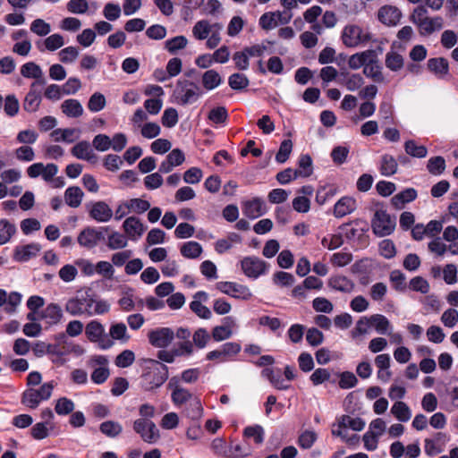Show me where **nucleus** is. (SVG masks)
<instances>
[{
    "label": "nucleus",
    "instance_id": "obj_1",
    "mask_svg": "<svg viewBox=\"0 0 458 458\" xmlns=\"http://www.w3.org/2000/svg\"><path fill=\"white\" fill-rule=\"evenodd\" d=\"M65 310L72 316L103 315L110 310V303L106 300L97 299L89 291L79 293L65 303Z\"/></svg>",
    "mask_w": 458,
    "mask_h": 458
},
{
    "label": "nucleus",
    "instance_id": "obj_2",
    "mask_svg": "<svg viewBox=\"0 0 458 458\" xmlns=\"http://www.w3.org/2000/svg\"><path fill=\"white\" fill-rule=\"evenodd\" d=\"M410 21L414 23L421 36H428L444 26L441 16L428 17V10L423 5L417 6L410 15Z\"/></svg>",
    "mask_w": 458,
    "mask_h": 458
},
{
    "label": "nucleus",
    "instance_id": "obj_3",
    "mask_svg": "<svg viewBox=\"0 0 458 458\" xmlns=\"http://www.w3.org/2000/svg\"><path fill=\"white\" fill-rule=\"evenodd\" d=\"M153 367L149 368L140 377V387L146 392L159 388L168 378V367L158 361L152 360Z\"/></svg>",
    "mask_w": 458,
    "mask_h": 458
},
{
    "label": "nucleus",
    "instance_id": "obj_4",
    "mask_svg": "<svg viewBox=\"0 0 458 458\" xmlns=\"http://www.w3.org/2000/svg\"><path fill=\"white\" fill-rule=\"evenodd\" d=\"M56 383L49 381L42 384L38 388L29 387L21 394V402L30 409H36L41 402L47 401L53 393Z\"/></svg>",
    "mask_w": 458,
    "mask_h": 458
},
{
    "label": "nucleus",
    "instance_id": "obj_5",
    "mask_svg": "<svg viewBox=\"0 0 458 458\" xmlns=\"http://www.w3.org/2000/svg\"><path fill=\"white\" fill-rule=\"evenodd\" d=\"M202 95L200 88L189 80H179L173 92L174 101L181 106L196 102Z\"/></svg>",
    "mask_w": 458,
    "mask_h": 458
},
{
    "label": "nucleus",
    "instance_id": "obj_6",
    "mask_svg": "<svg viewBox=\"0 0 458 458\" xmlns=\"http://www.w3.org/2000/svg\"><path fill=\"white\" fill-rule=\"evenodd\" d=\"M373 233L384 237L391 234L395 228V219L392 218L385 209H377L371 221Z\"/></svg>",
    "mask_w": 458,
    "mask_h": 458
},
{
    "label": "nucleus",
    "instance_id": "obj_7",
    "mask_svg": "<svg viewBox=\"0 0 458 458\" xmlns=\"http://www.w3.org/2000/svg\"><path fill=\"white\" fill-rule=\"evenodd\" d=\"M343 43L348 47L365 45L371 40V34L358 25H347L342 34Z\"/></svg>",
    "mask_w": 458,
    "mask_h": 458
},
{
    "label": "nucleus",
    "instance_id": "obj_8",
    "mask_svg": "<svg viewBox=\"0 0 458 458\" xmlns=\"http://www.w3.org/2000/svg\"><path fill=\"white\" fill-rule=\"evenodd\" d=\"M133 430L144 442L148 444L156 443L160 437L159 430L151 420H135L133 421Z\"/></svg>",
    "mask_w": 458,
    "mask_h": 458
},
{
    "label": "nucleus",
    "instance_id": "obj_9",
    "mask_svg": "<svg viewBox=\"0 0 458 458\" xmlns=\"http://www.w3.org/2000/svg\"><path fill=\"white\" fill-rule=\"evenodd\" d=\"M87 338L93 343H98L100 348L108 349L113 342L105 335L104 326L98 320H91L85 327Z\"/></svg>",
    "mask_w": 458,
    "mask_h": 458
},
{
    "label": "nucleus",
    "instance_id": "obj_10",
    "mask_svg": "<svg viewBox=\"0 0 458 458\" xmlns=\"http://www.w3.org/2000/svg\"><path fill=\"white\" fill-rule=\"evenodd\" d=\"M293 18V13L289 11L265 13L259 18V25L265 30H270L276 28L279 23L287 24Z\"/></svg>",
    "mask_w": 458,
    "mask_h": 458
},
{
    "label": "nucleus",
    "instance_id": "obj_11",
    "mask_svg": "<svg viewBox=\"0 0 458 458\" xmlns=\"http://www.w3.org/2000/svg\"><path fill=\"white\" fill-rule=\"evenodd\" d=\"M216 288L222 293L229 295L235 299L250 300L252 293L249 287L235 282H218Z\"/></svg>",
    "mask_w": 458,
    "mask_h": 458
},
{
    "label": "nucleus",
    "instance_id": "obj_12",
    "mask_svg": "<svg viewBox=\"0 0 458 458\" xmlns=\"http://www.w3.org/2000/svg\"><path fill=\"white\" fill-rule=\"evenodd\" d=\"M241 267L244 275L250 278H258L267 269V263L258 257H245L241 261Z\"/></svg>",
    "mask_w": 458,
    "mask_h": 458
},
{
    "label": "nucleus",
    "instance_id": "obj_13",
    "mask_svg": "<svg viewBox=\"0 0 458 458\" xmlns=\"http://www.w3.org/2000/svg\"><path fill=\"white\" fill-rule=\"evenodd\" d=\"M108 227L94 228L86 227L78 235V243L84 248L93 249L98 242L104 239L103 231H107Z\"/></svg>",
    "mask_w": 458,
    "mask_h": 458
},
{
    "label": "nucleus",
    "instance_id": "obj_14",
    "mask_svg": "<svg viewBox=\"0 0 458 458\" xmlns=\"http://www.w3.org/2000/svg\"><path fill=\"white\" fill-rule=\"evenodd\" d=\"M449 436L445 432H436L431 437L424 440V452L427 455L433 457L444 452Z\"/></svg>",
    "mask_w": 458,
    "mask_h": 458
},
{
    "label": "nucleus",
    "instance_id": "obj_15",
    "mask_svg": "<svg viewBox=\"0 0 458 458\" xmlns=\"http://www.w3.org/2000/svg\"><path fill=\"white\" fill-rule=\"evenodd\" d=\"M242 350L241 344L235 342H228L222 344L218 349L209 352L207 360L225 362L228 359L237 355Z\"/></svg>",
    "mask_w": 458,
    "mask_h": 458
},
{
    "label": "nucleus",
    "instance_id": "obj_16",
    "mask_svg": "<svg viewBox=\"0 0 458 458\" xmlns=\"http://www.w3.org/2000/svg\"><path fill=\"white\" fill-rule=\"evenodd\" d=\"M340 229L347 240L362 242L365 237V233L369 230V225L365 221L355 220L342 225Z\"/></svg>",
    "mask_w": 458,
    "mask_h": 458
},
{
    "label": "nucleus",
    "instance_id": "obj_17",
    "mask_svg": "<svg viewBox=\"0 0 458 458\" xmlns=\"http://www.w3.org/2000/svg\"><path fill=\"white\" fill-rule=\"evenodd\" d=\"M148 337L151 345L165 348L174 340V333L169 327H159L149 331Z\"/></svg>",
    "mask_w": 458,
    "mask_h": 458
},
{
    "label": "nucleus",
    "instance_id": "obj_18",
    "mask_svg": "<svg viewBox=\"0 0 458 458\" xmlns=\"http://www.w3.org/2000/svg\"><path fill=\"white\" fill-rule=\"evenodd\" d=\"M89 216L98 223L108 222L114 213L112 208L105 201L99 200L92 203L89 210Z\"/></svg>",
    "mask_w": 458,
    "mask_h": 458
},
{
    "label": "nucleus",
    "instance_id": "obj_19",
    "mask_svg": "<svg viewBox=\"0 0 458 458\" xmlns=\"http://www.w3.org/2000/svg\"><path fill=\"white\" fill-rule=\"evenodd\" d=\"M123 229L130 240L138 241L143 235L146 228L140 218L129 216L124 220Z\"/></svg>",
    "mask_w": 458,
    "mask_h": 458
},
{
    "label": "nucleus",
    "instance_id": "obj_20",
    "mask_svg": "<svg viewBox=\"0 0 458 458\" xmlns=\"http://www.w3.org/2000/svg\"><path fill=\"white\" fill-rule=\"evenodd\" d=\"M402 18V12L394 5H384L377 12V19L386 26H395Z\"/></svg>",
    "mask_w": 458,
    "mask_h": 458
},
{
    "label": "nucleus",
    "instance_id": "obj_21",
    "mask_svg": "<svg viewBox=\"0 0 458 458\" xmlns=\"http://www.w3.org/2000/svg\"><path fill=\"white\" fill-rule=\"evenodd\" d=\"M38 82H32L30 87V90L25 96L22 106L25 111L29 113L36 112L41 103V91L38 89Z\"/></svg>",
    "mask_w": 458,
    "mask_h": 458
},
{
    "label": "nucleus",
    "instance_id": "obj_22",
    "mask_svg": "<svg viewBox=\"0 0 458 458\" xmlns=\"http://www.w3.org/2000/svg\"><path fill=\"white\" fill-rule=\"evenodd\" d=\"M71 153L78 159L86 160L89 163H96L98 156L95 154L90 143L87 140H81L75 144Z\"/></svg>",
    "mask_w": 458,
    "mask_h": 458
},
{
    "label": "nucleus",
    "instance_id": "obj_23",
    "mask_svg": "<svg viewBox=\"0 0 458 458\" xmlns=\"http://www.w3.org/2000/svg\"><path fill=\"white\" fill-rule=\"evenodd\" d=\"M242 211L247 217L255 219L264 215L267 208L264 200L256 197L243 203Z\"/></svg>",
    "mask_w": 458,
    "mask_h": 458
},
{
    "label": "nucleus",
    "instance_id": "obj_24",
    "mask_svg": "<svg viewBox=\"0 0 458 458\" xmlns=\"http://www.w3.org/2000/svg\"><path fill=\"white\" fill-rule=\"evenodd\" d=\"M40 250V244L35 242L17 246L13 251V259L18 262H27L36 257Z\"/></svg>",
    "mask_w": 458,
    "mask_h": 458
},
{
    "label": "nucleus",
    "instance_id": "obj_25",
    "mask_svg": "<svg viewBox=\"0 0 458 458\" xmlns=\"http://www.w3.org/2000/svg\"><path fill=\"white\" fill-rule=\"evenodd\" d=\"M337 82L350 91H355L364 84V79L359 73H350L347 71H342L339 73Z\"/></svg>",
    "mask_w": 458,
    "mask_h": 458
},
{
    "label": "nucleus",
    "instance_id": "obj_26",
    "mask_svg": "<svg viewBox=\"0 0 458 458\" xmlns=\"http://www.w3.org/2000/svg\"><path fill=\"white\" fill-rule=\"evenodd\" d=\"M363 74L367 78H370L374 82L382 83L385 81L382 66L379 64L376 55L373 57L369 58V61L363 67Z\"/></svg>",
    "mask_w": 458,
    "mask_h": 458
},
{
    "label": "nucleus",
    "instance_id": "obj_27",
    "mask_svg": "<svg viewBox=\"0 0 458 458\" xmlns=\"http://www.w3.org/2000/svg\"><path fill=\"white\" fill-rule=\"evenodd\" d=\"M21 301V293L17 292H12L10 294H7L6 291L0 289V307L4 306V310L6 313H14Z\"/></svg>",
    "mask_w": 458,
    "mask_h": 458
},
{
    "label": "nucleus",
    "instance_id": "obj_28",
    "mask_svg": "<svg viewBox=\"0 0 458 458\" xmlns=\"http://www.w3.org/2000/svg\"><path fill=\"white\" fill-rule=\"evenodd\" d=\"M168 387L173 389L171 398L175 405H182L183 403H187L194 397L189 390L175 385L174 377H173L169 381Z\"/></svg>",
    "mask_w": 458,
    "mask_h": 458
},
{
    "label": "nucleus",
    "instance_id": "obj_29",
    "mask_svg": "<svg viewBox=\"0 0 458 458\" xmlns=\"http://www.w3.org/2000/svg\"><path fill=\"white\" fill-rule=\"evenodd\" d=\"M21 74L25 78L35 79L33 82H38V86L46 84L44 73L40 66L33 62L24 64L21 67Z\"/></svg>",
    "mask_w": 458,
    "mask_h": 458
},
{
    "label": "nucleus",
    "instance_id": "obj_30",
    "mask_svg": "<svg viewBox=\"0 0 458 458\" xmlns=\"http://www.w3.org/2000/svg\"><path fill=\"white\" fill-rule=\"evenodd\" d=\"M328 286L335 291L350 293L354 289V283L344 276H333L328 279Z\"/></svg>",
    "mask_w": 458,
    "mask_h": 458
},
{
    "label": "nucleus",
    "instance_id": "obj_31",
    "mask_svg": "<svg viewBox=\"0 0 458 458\" xmlns=\"http://www.w3.org/2000/svg\"><path fill=\"white\" fill-rule=\"evenodd\" d=\"M356 209V200L352 197L341 198L334 207V215L335 217H344L352 213Z\"/></svg>",
    "mask_w": 458,
    "mask_h": 458
},
{
    "label": "nucleus",
    "instance_id": "obj_32",
    "mask_svg": "<svg viewBox=\"0 0 458 458\" xmlns=\"http://www.w3.org/2000/svg\"><path fill=\"white\" fill-rule=\"evenodd\" d=\"M63 310L56 303L48 304L42 311L41 318L46 320L48 325H56L63 318Z\"/></svg>",
    "mask_w": 458,
    "mask_h": 458
},
{
    "label": "nucleus",
    "instance_id": "obj_33",
    "mask_svg": "<svg viewBox=\"0 0 458 458\" xmlns=\"http://www.w3.org/2000/svg\"><path fill=\"white\" fill-rule=\"evenodd\" d=\"M417 195V191L414 188H407L394 195L391 199V203L396 209H402L406 203L413 201Z\"/></svg>",
    "mask_w": 458,
    "mask_h": 458
},
{
    "label": "nucleus",
    "instance_id": "obj_34",
    "mask_svg": "<svg viewBox=\"0 0 458 458\" xmlns=\"http://www.w3.org/2000/svg\"><path fill=\"white\" fill-rule=\"evenodd\" d=\"M64 45V37L60 34H52L45 38L43 42H37V47L39 51L43 52L45 49L48 51H55Z\"/></svg>",
    "mask_w": 458,
    "mask_h": 458
},
{
    "label": "nucleus",
    "instance_id": "obj_35",
    "mask_svg": "<svg viewBox=\"0 0 458 458\" xmlns=\"http://www.w3.org/2000/svg\"><path fill=\"white\" fill-rule=\"evenodd\" d=\"M62 112L70 118H77L82 115L83 107L79 100L70 98L64 100L61 105Z\"/></svg>",
    "mask_w": 458,
    "mask_h": 458
},
{
    "label": "nucleus",
    "instance_id": "obj_36",
    "mask_svg": "<svg viewBox=\"0 0 458 458\" xmlns=\"http://www.w3.org/2000/svg\"><path fill=\"white\" fill-rule=\"evenodd\" d=\"M428 69L435 73L437 77L443 78L448 73L449 64L445 58H430L428 60Z\"/></svg>",
    "mask_w": 458,
    "mask_h": 458
},
{
    "label": "nucleus",
    "instance_id": "obj_37",
    "mask_svg": "<svg viewBox=\"0 0 458 458\" xmlns=\"http://www.w3.org/2000/svg\"><path fill=\"white\" fill-rule=\"evenodd\" d=\"M84 193L78 186L68 187L64 191L65 203L71 208H78L82 201Z\"/></svg>",
    "mask_w": 458,
    "mask_h": 458
},
{
    "label": "nucleus",
    "instance_id": "obj_38",
    "mask_svg": "<svg viewBox=\"0 0 458 458\" xmlns=\"http://www.w3.org/2000/svg\"><path fill=\"white\" fill-rule=\"evenodd\" d=\"M398 164L396 159L389 154H384L380 159L379 171L384 176L394 175L397 172Z\"/></svg>",
    "mask_w": 458,
    "mask_h": 458
},
{
    "label": "nucleus",
    "instance_id": "obj_39",
    "mask_svg": "<svg viewBox=\"0 0 458 458\" xmlns=\"http://www.w3.org/2000/svg\"><path fill=\"white\" fill-rule=\"evenodd\" d=\"M371 326L380 335H390L392 326L388 318L382 314H374L370 316Z\"/></svg>",
    "mask_w": 458,
    "mask_h": 458
},
{
    "label": "nucleus",
    "instance_id": "obj_40",
    "mask_svg": "<svg viewBox=\"0 0 458 458\" xmlns=\"http://www.w3.org/2000/svg\"><path fill=\"white\" fill-rule=\"evenodd\" d=\"M375 55L374 50H365L360 53H356L349 57L348 65L352 70H358L360 67H364L369 58Z\"/></svg>",
    "mask_w": 458,
    "mask_h": 458
},
{
    "label": "nucleus",
    "instance_id": "obj_41",
    "mask_svg": "<svg viewBox=\"0 0 458 458\" xmlns=\"http://www.w3.org/2000/svg\"><path fill=\"white\" fill-rule=\"evenodd\" d=\"M99 430L106 437L115 438L123 432V426L115 420H106L99 425Z\"/></svg>",
    "mask_w": 458,
    "mask_h": 458
},
{
    "label": "nucleus",
    "instance_id": "obj_42",
    "mask_svg": "<svg viewBox=\"0 0 458 458\" xmlns=\"http://www.w3.org/2000/svg\"><path fill=\"white\" fill-rule=\"evenodd\" d=\"M202 251V246L194 241L186 242L180 248L182 256L191 259L199 258Z\"/></svg>",
    "mask_w": 458,
    "mask_h": 458
},
{
    "label": "nucleus",
    "instance_id": "obj_43",
    "mask_svg": "<svg viewBox=\"0 0 458 458\" xmlns=\"http://www.w3.org/2000/svg\"><path fill=\"white\" fill-rule=\"evenodd\" d=\"M16 225L7 219H0V245L10 242L16 233Z\"/></svg>",
    "mask_w": 458,
    "mask_h": 458
},
{
    "label": "nucleus",
    "instance_id": "obj_44",
    "mask_svg": "<svg viewBox=\"0 0 458 458\" xmlns=\"http://www.w3.org/2000/svg\"><path fill=\"white\" fill-rule=\"evenodd\" d=\"M201 82L207 90H212L222 83V78L216 71L208 70L203 73Z\"/></svg>",
    "mask_w": 458,
    "mask_h": 458
},
{
    "label": "nucleus",
    "instance_id": "obj_45",
    "mask_svg": "<svg viewBox=\"0 0 458 458\" xmlns=\"http://www.w3.org/2000/svg\"><path fill=\"white\" fill-rule=\"evenodd\" d=\"M211 450L213 453L222 458H232V445L226 444V442L220 437L215 438L211 443Z\"/></svg>",
    "mask_w": 458,
    "mask_h": 458
},
{
    "label": "nucleus",
    "instance_id": "obj_46",
    "mask_svg": "<svg viewBox=\"0 0 458 458\" xmlns=\"http://www.w3.org/2000/svg\"><path fill=\"white\" fill-rule=\"evenodd\" d=\"M391 413L402 422L408 421L411 417V411L409 406L402 401H397L391 408Z\"/></svg>",
    "mask_w": 458,
    "mask_h": 458
},
{
    "label": "nucleus",
    "instance_id": "obj_47",
    "mask_svg": "<svg viewBox=\"0 0 458 458\" xmlns=\"http://www.w3.org/2000/svg\"><path fill=\"white\" fill-rule=\"evenodd\" d=\"M184 412L191 420H199L203 414V407L198 397H193L186 403Z\"/></svg>",
    "mask_w": 458,
    "mask_h": 458
},
{
    "label": "nucleus",
    "instance_id": "obj_48",
    "mask_svg": "<svg viewBox=\"0 0 458 458\" xmlns=\"http://www.w3.org/2000/svg\"><path fill=\"white\" fill-rule=\"evenodd\" d=\"M338 427L361 431L365 427V421L359 417L352 418L349 415H343L338 422Z\"/></svg>",
    "mask_w": 458,
    "mask_h": 458
},
{
    "label": "nucleus",
    "instance_id": "obj_49",
    "mask_svg": "<svg viewBox=\"0 0 458 458\" xmlns=\"http://www.w3.org/2000/svg\"><path fill=\"white\" fill-rule=\"evenodd\" d=\"M212 31L211 24L207 20H200L192 28V35L198 40L208 38Z\"/></svg>",
    "mask_w": 458,
    "mask_h": 458
},
{
    "label": "nucleus",
    "instance_id": "obj_50",
    "mask_svg": "<svg viewBox=\"0 0 458 458\" xmlns=\"http://www.w3.org/2000/svg\"><path fill=\"white\" fill-rule=\"evenodd\" d=\"M385 64L389 70L397 72L403 67L404 61L402 55L394 51H390L386 55Z\"/></svg>",
    "mask_w": 458,
    "mask_h": 458
},
{
    "label": "nucleus",
    "instance_id": "obj_51",
    "mask_svg": "<svg viewBox=\"0 0 458 458\" xmlns=\"http://www.w3.org/2000/svg\"><path fill=\"white\" fill-rule=\"evenodd\" d=\"M75 409L72 400L67 397H60L55 401V411L60 416H66Z\"/></svg>",
    "mask_w": 458,
    "mask_h": 458
},
{
    "label": "nucleus",
    "instance_id": "obj_52",
    "mask_svg": "<svg viewBox=\"0 0 458 458\" xmlns=\"http://www.w3.org/2000/svg\"><path fill=\"white\" fill-rule=\"evenodd\" d=\"M243 436L252 438L255 444L260 445L264 442L265 431L260 425L249 426L244 428Z\"/></svg>",
    "mask_w": 458,
    "mask_h": 458
},
{
    "label": "nucleus",
    "instance_id": "obj_53",
    "mask_svg": "<svg viewBox=\"0 0 458 458\" xmlns=\"http://www.w3.org/2000/svg\"><path fill=\"white\" fill-rule=\"evenodd\" d=\"M188 44V39L184 36H176L165 41V48L172 55L176 54L178 50L183 49Z\"/></svg>",
    "mask_w": 458,
    "mask_h": 458
},
{
    "label": "nucleus",
    "instance_id": "obj_54",
    "mask_svg": "<svg viewBox=\"0 0 458 458\" xmlns=\"http://www.w3.org/2000/svg\"><path fill=\"white\" fill-rule=\"evenodd\" d=\"M404 149L408 155L418 158H423L428 154V149L425 146L417 145L416 142L412 140H407L405 142Z\"/></svg>",
    "mask_w": 458,
    "mask_h": 458
},
{
    "label": "nucleus",
    "instance_id": "obj_55",
    "mask_svg": "<svg viewBox=\"0 0 458 458\" xmlns=\"http://www.w3.org/2000/svg\"><path fill=\"white\" fill-rule=\"evenodd\" d=\"M250 81L243 73H233L228 79L229 86L234 90H242L249 86Z\"/></svg>",
    "mask_w": 458,
    "mask_h": 458
},
{
    "label": "nucleus",
    "instance_id": "obj_56",
    "mask_svg": "<svg viewBox=\"0 0 458 458\" xmlns=\"http://www.w3.org/2000/svg\"><path fill=\"white\" fill-rule=\"evenodd\" d=\"M370 316L369 317H361L355 325V327L352 331V336L356 338L360 335H364L369 333V328L371 327Z\"/></svg>",
    "mask_w": 458,
    "mask_h": 458
},
{
    "label": "nucleus",
    "instance_id": "obj_57",
    "mask_svg": "<svg viewBox=\"0 0 458 458\" xmlns=\"http://www.w3.org/2000/svg\"><path fill=\"white\" fill-rule=\"evenodd\" d=\"M110 336L114 340H120L123 343L127 342L130 336L127 335V327L123 323H116L110 327Z\"/></svg>",
    "mask_w": 458,
    "mask_h": 458
},
{
    "label": "nucleus",
    "instance_id": "obj_58",
    "mask_svg": "<svg viewBox=\"0 0 458 458\" xmlns=\"http://www.w3.org/2000/svg\"><path fill=\"white\" fill-rule=\"evenodd\" d=\"M298 164L299 168L295 170L299 176L308 177L312 174V159L309 155H301Z\"/></svg>",
    "mask_w": 458,
    "mask_h": 458
},
{
    "label": "nucleus",
    "instance_id": "obj_59",
    "mask_svg": "<svg viewBox=\"0 0 458 458\" xmlns=\"http://www.w3.org/2000/svg\"><path fill=\"white\" fill-rule=\"evenodd\" d=\"M106 105V98L102 93L95 92L89 99L88 108L91 112H99L105 108Z\"/></svg>",
    "mask_w": 458,
    "mask_h": 458
},
{
    "label": "nucleus",
    "instance_id": "obj_60",
    "mask_svg": "<svg viewBox=\"0 0 458 458\" xmlns=\"http://www.w3.org/2000/svg\"><path fill=\"white\" fill-rule=\"evenodd\" d=\"M20 109V103L18 98L11 94L6 96L4 102V113L11 117L15 116Z\"/></svg>",
    "mask_w": 458,
    "mask_h": 458
},
{
    "label": "nucleus",
    "instance_id": "obj_61",
    "mask_svg": "<svg viewBox=\"0 0 458 458\" xmlns=\"http://www.w3.org/2000/svg\"><path fill=\"white\" fill-rule=\"evenodd\" d=\"M208 118L213 123H224L228 118V112L225 106H216L209 111Z\"/></svg>",
    "mask_w": 458,
    "mask_h": 458
},
{
    "label": "nucleus",
    "instance_id": "obj_62",
    "mask_svg": "<svg viewBox=\"0 0 458 458\" xmlns=\"http://www.w3.org/2000/svg\"><path fill=\"white\" fill-rule=\"evenodd\" d=\"M127 244L126 237L118 232H114L108 236L107 247L110 250L123 249Z\"/></svg>",
    "mask_w": 458,
    "mask_h": 458
},
{
    "label": "nucleus",
    "instance_id": "obj_63",
    "mask_svg": "<svg viewBox=\"0 0 458 458\" xmlns=\"http://www.w3.org/2000/svg\"><path fill=\"white\" fill-rule=\"evenodd\" d=\"M293 150V142L291 140H284L279 147V149L276 155V160L279 164L286 162L289 158L290 154Z\"/></svg>",
    "mask_w": 458,
    "mask_h": 458
},
{
    "label": "nucleus",
    "instance_id": "obj_64",
    "mask_svg": "<svg viewBox=\"0 0 458 458\" xmlns=\"http://www.w3.org/2000/svg\"><path fill=\"white\" fill-rule=\"evenodd\" d=\"M427 167L430 174L439 175L445 169V158L440 156L431 157L428 162Z\"/></svg>",
    "mask_w": 458,
    "mask_h": 458
}]
</instances>
